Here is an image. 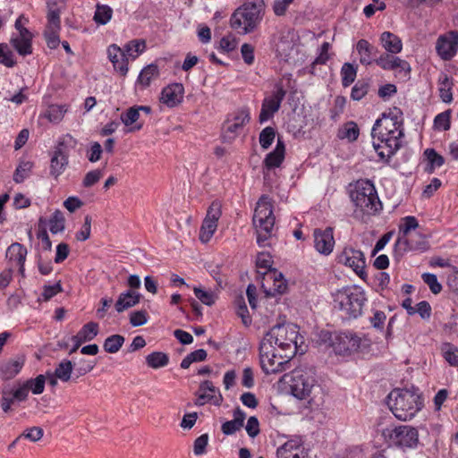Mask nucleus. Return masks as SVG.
<instances>
[{"mask_svg":"<svg viewBox=\"0 0 458 458\" xmlns=\"http://www.w3.org/2000/svg\"><path fill=\"white\" fill-rule=\"evenodd\" d=\"M402 116H381L372 128L373 147L379 158L388 162L402 146Z\"/></svg>","mask_w":458,"mask_h":458,"instance_id":"1","label":"nucleus"},{"mask_svg":"<svg viewBox=\"0 0 458 458\" xmlns=\"http://www.w3.org/2000/svg\"><path fill=\"white\" fill-rule=\"evenodd\" d=\"M387 405L400 420L412 419L423 407L418 389H394L387 396Z\"/></svg>","mask_w":458,"mask_h":458,"instance_id":"2","label":"nucleus"},{"mask_svg":"<svg viewBox=\"0 0 458 458\" xmlns=\"http://www.w3.org/2000/svg\"><path fill=\"white\" fill-rule=\"evenodd\" d=\"M263 15L264 3L262 0H247L232 14L231 27L242 34H249L257 29Z\"/></svg>","mask_w":458,"mask_h":458,"instance_id":"3","label":"nucleus"},{"mask_svg":"<svg viewBox=\"0 0 458 458\" xmlns=\"http://www.w3.org/2000/svg\"><path fill=\"white\" fill-rule=\"evenodd\" d=\"M292 394L300 400H307L310 404L316 403V393L320 387L316 384L314 372L311 369L297 368L290 374L284 375L288 378Z\"/></svg>","mask_w":458,"mask_h":458,"instance_id":"4","label":"nucleus"},{"mask_svg":"<svg viewBox=\"0 0 458 458\" xmlns=\"http://www.w3.org/2000/svg\"><path fill=\"white\" fill-rule=\"evenodd\" d=\"M365 301V293L358 286L343 288L334 297L335 308L344 312L346 318H357L360 316Z\"/></svg>","mask_w":458,"mask_h":458,"instance_id":"5","label":"nucleus"},{"mask_svg":"<svg viewBox=\"0 0 458 458\" xmlns=\"http://www.w3.org/2000/svg\"><path fill=\"white\" fill-rule=\"evenodd\" d=\"M354 205L365 215H376L382 209L375 185L369 180H359L351 193Z\"/></svg>","mask_w":458,"mask_h":458,"instance_id":"6","label":"nucleus"},{"mask_svg":"<svg viewBox=\"0 0 458 458\" xmlns=\"http://www.w3.org/2000/svg\"><path fill=\"white\" fill-rule=\"evenodd\" d=\"M253 224L257 229L258 244L265 246L266 242L271 237L275 225L273 206L270 199L266 195H262L257 202L253 215Z\"/></svg>","mask_w":458,"mask_h":458,"instance_id":"7","label":"nucleus"},{"mask_svg":"<svg viewBox=\"0 0 458 458\" xmlns=\"http://www.w3.org/2000/svg\"><path fill=\"white\" fill-rule=\"evenodd\" d=\"M298 331L293 325L278 324L274 326L263 337L267 343L277 346L282 352L293 357L297 349Z\"/></svg>","mask_w":458,"mask_h":458,"instance_id":"8","label":"nucleus"},{"mask_svg":"<svg viewBox=\"0 0 458 458\" xmlns=\"http://www.w3.org/2000/svg\"><path fill=\"white\" fill-rule=\"evenodd\" d=\"M292 358L287 352H277L276 346L267 343V340H261L259 360L265 374H276L285 370V366Z\"/></svg>","mask_w":458,"mask_h":458,"instance_id":"9","label":"nucleus"},{"mask_svg":"<svg viewBox=\"0 0 458 458\" xmlns=\"http://www.w3.org/2000/svg\"><path fill=\"white\" fill-rule=\"evenodd\" d=\"M390 443L403 450L416 448L419 444V432L417 428L401 425L391 429L388 434Z\"/></svg>","mask_w":458,"mask_h":458,"instance_id":"10","label":"nucleus"},{"mask_svg":"<svg viewBox=\"0 0 458 458\" xmlns=\"http://www.w3.org/2000/svg\"><path fill=\"white\" fill-rule=\"evenodd\" d=\"M331 346L339 355H348L359 350L360 345V338L352 332H340L329 336Z\"/></svg>","mask_w":458,"mask_h":458,"instance_id":"11","label":"nucleus"},{"mask_svg":"<svg viewBox=\"0 0 458 458\" xmlns=\"http://www.w3.org/2000/svg\"><path fill=\"white\" fill-rule=\"evenodd\" d=\"M222 216V204L214 200L208 208L206 216L199 229V240L208 242L216 231L218 220Z\"/></svg>","mask_w":458,"mask_h":458,"instance_id":"12","label":"nucleus"},{"mask_svg":"<svg viewBox=\"0 0 458 458\" xmlns=\"http://www.w3.org/2000/svg\"><path fill=\"white\" fill-rule=\"evenodd\" d=\"M337 262L351 267L361 279L366 278L365 256L361 250L345 247L337 256Z\"/></svg>","mask_w":458,"mask_h":458,"instance_id":"13","label":"nucleus"},{"mask_svg":"<svg viewBox=\"0 0 458 458\" xmlns=\"http://www.w3.org/2000/svg\"><path fill=\"white\" fill-rule=\"evenodd\" d=\"M418 226V221L412 216H407L402 219V223L399 225V236L394 243V253L402 255L409 250L418 249L408 238L410 232L415 230Z\"/></svg>","mask_w":458,"mask_h":458,"instance_id":"14","label":"nucleus"},{"mask_svg":"<svg viewBox=\"0 0 458 458\" xmlns=\"http://www.w3.org/2000/svg\"><path fill=\"white\" fill-rule=\"evenodd\" d=\"M261 288L266 296L274 297L285 293L287 283L282 273L276 269L268 270L262 273Z\"/></svg>","mask_w":458,"mask_h":458,"instance_id":"15","label":"nucleus"},{"mask_svg":"<svg viewBox=\"0 0 458 458\" xmlns=\"http://www.w3.org/2000/svg\"><path fill=\"white\" fill-rule=\"evenodd\" d=\"M396 55L383 53L374 60V63L385 71H394L398 75L408 77L411 72L410 64Z\"/></svg>","mask_w":458,"mask_h":458,"instance_id":"16","label":"nucleus"},{"mask_svg":"<svg viewBox=\"0 0 458 458\" xmlns=\"http://www.w3.org/2000/svg\"><path fill=\"white\" fill-rule=\"evenodd\" d=\"M436 51L442 60H451L458 52V31L449 30L440 35L436 42Z\"/></svg>","mask_w":458,"mask_h":458,"instance_id":"17","label":"nucleus"},{"mask_svg":"<svg viewBox=\"0 0 458 458\" xmlns=\"http://www.w3.org/2000/svg\"><path fill=\"white\" fill-rule=\"evenodd\" d=\"M307 456L301 437H294L287 440L276 450L277 458H307Z\"/></svg>","mask_w":458,"mask_h":458,"instance_id":"18","label":"nucleus"},{"mask_svg":"<svg viewBox=\"0 0 458 458\" xmlns=\"http://www.w3.org/2000/svg\"><path fill=\"white\" fill-rule=\"evenodd\" d=\"M314 247L318 252L327 256L332 253L335 246L333 228L315 229L313 233Z\"/></svg>","mask_w":458,"mask_h":458,"instance_id":"19","label":"nucleus"},{"mask_svg":"<svg viewBox=\"0 0 458 458\" xmlns=\"http://www.w3.org/2000/svg\"><path fill=\"white\" fill-rule=\"evenodd\" d=\"M109 61L116 72L125 77L129 72V57L125 52L116 44L110 45L106 49Z\"/></svg>","mask_w":458,"mask_h":458,"instance_id":"20","label":"nucleus"},{"mask_svg":"<svg viewBox=\"0 0 458 458\" xmlns=\"http://www.w3.org/2000/svg\"><path fill=\"white\" fill-rule=\"evenodd\" d=\"M25 360L23 355L2 360L0 362V378L4 381L14 378L22 369Z\"/></svg>","mask_w":458,"mask_h":458,"instance_id":"21","label":"nucleus"},{"mask_svg":"<svg viewBox=\"0 0 458 458\" xmlns=\"http://www.w3.org/2000/svg\"><path fill=\"white\" fill-rule=\"evenodd\" d=\"M285 93L284 88L276 84L273 91L265 97L259 114H273L277 112Z\"/></svg>","mask_w":458,"mask_h":458,"instance_id":"22","label":"nucleus"},{"mask_svg":"<svg viewBox=\"0 0 458 458\" xmlns=\"http://www.w3.org/2000/svg\"><path fill=\"white\" fill-rule=\"evenodd\" d=\"M216 391V389L211 381H203L199 386V391L196 393L197 398L195 400V404L197 406H202L205 403L213 401L215 405H220L223 401V397L220 394L218 396L214 395L213 394Z\"/></svg>","mask_w":458,"mask_h":458,"instance_id":"23","label":"nucleus"},{"mask_svg":"<svg viewBox=\"0 0 458 458\" xmlns=\"http://www.w3.org/2000/svg\"><path fill=\"white\" fill-rule=\"evenodd\" d=\"M27 249L19 242L12 243L6 250L5 257L19 267L20 274L24 276V263L27 256Z\"/></svg>","mask_w":458,"mask_h":458,"instance_id":"24","label":"nucleus"},{"mask_svg":"<svg viewBox=\"0 0 458 458\" xmlns=\"http://www.w3.org/2000/svg\"><path fill=\"white\" fill-rule=\"evenodd\" d=\"M276 50L277 55L282 59L285 61L291 59L293 53L298 52L296 42L293 39V35L291 33L283 35L279 41L276 43Z\"/></svg>","mask_w":458,"mask_h":458,"instance_id":"25","label":"nucleus"},{"mask_svg":"<svg viewBox=\"0 0 458 458\" xmlns=\"http://www.w3.org/2000/svg\"><path fill=\"white\" fill-rule=\"evenodd\" d=\"M182 84L174 83L165 87L161 93V101L168 106H175L183 98Z\"/></svg>","mask_w":458,"mask_h":458,"instance_id":"26","label":"nucleus"},{"mask_svg":"<svg viewBox=\"0 0 458 458\" xmlns=\"http://www.w3.org/2000/svg\"><path fill=\"white\" fill-rule=\"evenodd\" d=\"M284 143L280 138H278L275 149L268 153L263 161L264 168L271 170L279 167L284 159Z\"/></svg>","mask_w":458,"mask_h":458,"instance_id":"27","label":"nucleus"},{"mask_svg":"<svg viewBox=\"0 0 458 458\" xmlns=\"http://www.w3.org/2000/svg\"><path fill=\"white\" fill-rule=\"evenodd\" d=\"M247 122H249L248 116H233V118L227 119L223 123V137L228 140L234 139L238 131L242 129Z\"/></svg>","mask_w":458,"mask_h":458,"instance_id":"28","label":"nucleus"},{"mask_svg":"<svg viewBox=\"0 0 458 458\" xmlns=\"http://www.w3.org/2000/svg\"><path fill=\"white\" fill-rule=\"evenodd\" d=\"M379 41L382 47L386 50L385 53L399 54L403 50L402 39L390 31H384L380 35Z\"/></svg>","mask_w":458,"mask_h":458,"instance_id":"29","label":"nucleus"},{"mask_svg":"<svg viewBox=\"0 0 458 458\" xmlns=\"http://www.w3.org/2000/svg\"><path fill=\"white\" fill-rule=\"evenodd\" d=\"M140 294L132 290L120 293L114 307L117 312L121 313L125 310L134 307L140 302Z\"/></svg>","mask_w":458,"mask_h":458,"instance_id":"30","label":"nucleus"},{"mask_svg":"<svg viewBox=\"0 0 458 458\" xmlns=\"http://www.w3.org/2000/svg\"><path fill=\"white\" fill-rule=\"evenodd\" d=\"M245 418V412L241 408H236L233 411V419L222 424V432L226 436L234 434L243 427Z\"/></svg>","mask_w":458,"mask_h":458,"instance_id":"31","label":"nucleus"},{"mask_svg":"<svg viewBox=\"0 0 458 458\" xmlns=\"http://www.w3.org/2000/svg\"><path fill=\"white\" fill-rule=\"evenodd\" d=\"M21 31V34L12 38V44L20 55H27L31 54L32 52V35L28 30H23Z\"/></svg>","mask_w":458,"mask_h":458,"instance_id":"32","label":"nucleus"},{"mask_svg":"<svg viewBox=\"0 0 458 458\" xmlns=\"http://www.w3.org/2000/svg\"><path fill=\"white\" fill-rule=\"evenodd\" d=\"M76 146L77 140L71 134L63 135L59 138L53 150V154L58 156L64 155L69 158L70 150L75 148Z\"/></svg>","mask_w":458,"mask_h":458,"instance_id":"33","label":"nucleus"},{"mask_svg":"<svg viewBox=\"0 0 458 458\" xmlns=\"http://www.w3.org/2000/svg\"><path fill=\"white\" fill-rule=\"evenodd\" d=\"M423 156L427 161L425 171L428 174L434 173L437 168L441 167L445 164V158L438 154L434 148H426Z\"/></svg>","mask_w":458,"mask_h":458,"instance_id":"34","label":"nucleus"},{"mask_svg":"<svg viewBox=\"0 0 458 458\" xmlns=\"http://www.w3.org/2000/svg\"><path fill=\"white\" fill-rule=\"evenodd\" d=\"M159 76L158 66L155 64H150L144 67L139 74L137 82L142 87L147 88L150 85L153 80L157 79Z\"/></svg>","mask_w":458,"mask_h":458,"instance_id":"35","label":"nucleus"},{"mask_svg":"<svg viewBox=\"0 0 458 458\" xmlns=\"http://www.w3.org/2000/svg\"><path fill=\"white\" fill-rule=\"evenodd\" d=\"M356 49L360 55V63L363 65L371 64L374 60L372 55L375 53V48L366 39H360L357 42Z\"/></svg>","mask_w":458,"mask_h":458,"instance_id":"36","label":"nucleus"},{"mask_svg":"<svg viewBox=\"0 0 458 458\" xmlns=\"http://www.w3.org/2000/svg\"><path fill=\"white\" fill-rule=\"evenodd\" d=\"M146 41L144 39H132L127 42L122 48L129 60L134 61L146 50Z\"/></svg>","mask_w":458,"mask_h":458,"instance_id":"37","label":"nucleus"},{"mask_svg":"<svg viewBox=\"0 0 458 458\" xmlns=\"http://www.w3.org/2000/svg\"><path fill=\"white\" fill-rule=\"evenodd\" d=\"M69 164V158L65 156L52 154L50 160V174L55 179L58 178L66 169Z\"/></svg>","mask_w":458,"mask_h":458,"instance_id":"38","label":"nucleus"},{"mask_svg":"<svg viewBox=\"0 0 458 458\" xmlns=\"http://www.w3.org/2000/svg\"><path fill=\"white\" fill-rule=\"evenodd\" d=\"M360 130L353 122H348L339 128L337 137L341 140H347L352 142L358 139Z\"/></svg>","mask_w":458,"mask_h":458,"instance_id":"39","label":"nucleus"},{"mask_svg":"<svg viewBox=\"0 0 458 458\" xmlns=\"http://www.w3.org/2000/svg\"><path fill=\"white\" fill-rule=\"evenodd\" d=\"M169 362V357L162 352H153L146 357V363L149 368L159 369L165 367Z\"/></svg>","mask_w":458,"mask_h":458,"instance_id":"40","label":"nucleus"},{"mask_svg":"<svg viewBox=\"0 0 458 458\" xmlns=\"http://www.w3.org/2000/svg\"><path fill=\"white\" fill-rule=\"evenodd\" d=\"M73 364L69 360H62L55 369V377L62 382H68L72 378Z\"/></svg>","mask_w":458,"mask_h":458,"instance_id":"41","label":"nucleus"},{"mask_svg":"<svg viewBox=\"0 0 458 458\" xmlns=\"http://www.w3.org/2000/svg\"><path fill=\"white\" fill-rule=\"evenodd\" d=\"M124 343V337L121 335L108 336L103 344L104 350L108 353H116Z\"/></svg>","mask_w":458,"mask_h":458,"instance_id":"42","label":"nucleus"},{"mask_svg":"<svg viewBox=\"0 0 458 458\" xmlns=\"http://www.w3.org/2000/svg\"><path fill=\"white\" fill-rule=\"evenodd\" d=\"M65 218L62 211L56 209L49 219V230L55 234L64 230Z\"/></svg>","mask_w":458,"mask_h":458,"instance_id":"43","label":"nucleus"},{"mask_svg":"<svg viewBox=\"0 0 458 458\" xmlns=\"http://www.w3.org/2000/svg\"><path fill=\"white\" fill-rule=\"evenodd\" d=\"M207 356H208V353H207L206 350H204V349L196 350V351L189 353L187 356H185L183 358V360H182L180 366L182 369H189L190 366L193 362H199V361L205 360L207 359Z\"/></svg>","mask_w":458,"mask_h":458,"instance_id":"44","label":"nucleus"},{"mask_svg":"<svg viewBox=\"0 0 458 458\" xmlns=\"http://www.w3.org/2000/svg\"><path fill=\"white\" fill-rule=\"evenodd\" d=\"M357 68L350 63H345L341 69L342 84L344 87L350 86L356 78Z\"/></svg>","mask_w":458,"mask_h":458,"instance_id":"45","label":"nucleus"},{"mask_svg":"<svg viewBox=\"0 0 458 458\" xmlns=\"http://www.w3.org/2000/svg\"><path fill=\"white\" fill-rule=\"evenodd\" d=\"M95 360H89L86 359H81L77 363L73 365L74 368V379L79 378L81 376L90 372L96 366Z\"/></svg>","mask_w":458,"mask_h":458,"instance_id":"46","label":"nucleus"},{"mask_svg":"<svg viewBox=\"0 0 458 458\" xmlns=\"http://www.w3.org/2000/svg\"><path fill=\"white\" fill-rule=\"evenodd\" d=\"M452 85L453 83L446 74L441 75L439 78V92L444 102H450L452 100Z\"/></svg>","mask_w":458,"mask_h":458,"instance_id":"47","label":"nucleus"},{"mask_svg":"<svg viewBox=\"0 0 458 458\" xmlns=\"http://www.w3.org/2000/svg\"><path fill=\"white\" fill-rule=\"evenodd\" d=\"M113 10L108 5H98L95 14L94 21L98 24L105 25L112 18Z\"/></svg>","mask_w":458,"mask_h":458,"instance_id":"48","label":"nucleus"},{"mask_svg":"<svg viewBox=\"0 0 458 458\" xmlns=\"http://www.w3.org/2000/svg\"><path fill=\"white\" fill-rule=\"evenodd\" d=\"M46 377L44 375H38L36 378H31L24 382V386L30 390L34 394H40L45 389Z\"/></svg>","mask_w":458,"mask_h":458,"instance_id":"49","label":"nucleus"},{"mask_svg":"<svg viewBox=\"0 0 458 458\" xmlns=\"http://www.w3.org/2000/svg\"><path fill=\"white\" fill-rule=\"evenodd\" d=\"M272 257L268 252H260L258 254L256 259V266L259 274L262 275L263 272L274 270L275 268H272Z\"/></svg>","mask_w":458,"mask_h":458,"instance_id":"50","label":"nucleus"},{"mask_svg":"<svg viewBox=\"0 0 458 458\" xmlns=\"http://www.w3.org/2000/svg\"><path fill=\"white\" fill-rule=\"evenodd\" d=\"M59 30L60 28L54 29L51 26H47L45 30L44 36L47 45L51 49H55L60 44Z\"/></svg>","mask_w":458,"mask_h":458,"instance_id":"51","label":"nucleus"},{"mask_svg":"<svg viewBox=\"0 0 458 458\" xmlns=\"http://www.w3.org/2000/svg\"><path fill=\"white\" fill-rule=\"evenodd\" d=\"M78 333L80 334V337H82V340L89 342L98 335V324L96 322H89L85 324Z\"/></svg>","mask_w":458,"mask_h":458,"instance_id":"52","label":"nucleus"},{"mask_svg":"<svg viewBox=\"0 0 458 458\" xmlns=\"http://www.w3.org/2000/svg\"><path fill=\"white\" fill-rule=\"evenodd\" d=\"M330 47L331 46L328 42H324L321 45V47L319 48L318 55L312 62L311 66H310V72L312 74L314 73V69L317 64H325L328 61V59L330 57V55L328 53Z\"/></svg>","mask_w":458,"mask_h":458,"instance_id":"53","label":"nucleus"},{"mask_svg":"<svg viewBox=\"0 0 458 458\" xmlns=\"http://www.w3.org/2000/svg\"><path fill=\"white\" fill-rule=\"evenodd\" d=\"M121 120L126 128L125 132L139 131L143 126V121L140 120V116H121Z\"/></svg>","mask_w":458,"mask_h":458,"instance_id":"54","label":"nucleus"},{"mask_svg":"<svg viewBox=\"0 0 458 458\" xmlns=\"http://www.w3.org/2000/svg\"><path fill=\"white\" fill-rule=\"evenodd\" d=\"M275 137L276 131L274 128L270 126L264 128L259 134L260 146L265 149L268 148L272 145Z\"/></svg>","mask_w":458,"mask_h":458,"instance_id":"55","label":"nucleus"},{"mask_svg":"<svg viewBox=\"0 0 458 458\" xmlns=\"http://www.w3.org/2000/svg\"><path fill=\"white\" fill-rule=\"evenodd\" d=\"M208 434L205 433L197 437L193 443V453L197 456H200L206 454L207 446L208 445Z\"/></svg>","mask_w":458,"mask_h":458,"instance_id":"56","label":"nucleus"},{"mask_svg":"<svg viewBox=\"0 0 458 458\" xmlns=\"http://www.w3.org/2000/svg\"><path fill=\"white\" fill-rule=\"evenodd\" d=\"M62 291L63 288L60 282H57L53 285H44L43 293L41 296L38 298V301H48L50 299H52L54 296H55Z\"/></svg>","mask_w":458,"mask_h":458,"instance_id":"57","label":"nucleus"},{"mask_svg":"<svg viewBox=\"0 0 458 458\" xmlns=\"http://www.w3.org/2000/svg\"><path fill=\"white\" fill-rule=\"evenodd\" d=\"M444 351L445 360L454 367H458V348L451 344L445 345Z\"/></svg>","mask_w":458,"mask_h":458,"instance_id":"58","label":"nucleus"},{"mask_svg":"<svg viewBox=\"0 0 458 458\" xmlns=\"http://www.w3.org/2000/svg\"><path fill=\"white\" fill-rule=\"evenodd\" d=\"M193 292L195 296L205 305L211 306L215 303L216 296L212 292L202 290L199 287H194Z\"/></svg>","mask_w":458,"mask_h":458,"instance_id":"59","label":"nucleus"},{"mask_svg":"<svg viewBox=\"0 0 458 458\" xmlns=\"http://www.w3.org/2000/svg\"><path fill=\"white\" fill-rule=\"evenodd\" d=\"M422 279L426 284L429 287L430 291L434 294H437L442 291V285L438 283L437 276L430 273H424Z\"/></svg>","mask_w":458,"mask_h":458,"instance_id":"60","label":"nucleus"},{"mask_svg":"<svg viewBox=\"0 0 458 458\" xmlns=\"http://www.w3.org/2000/svg\"><path fill=\"white\" fill-rule=\"evenodd\" d=\"M0 64L7 67H13L15 64L13 54L7 45L0 44Z\"/></svg>","mask_w":458,"mask_h":458,"instance_id":"61","label":"nucleus"},{"mask_svg":"<svg viewBox=\"0 0 458 458\" xmlns=\"http://www.w3.org/2000/svg\"><path fill=\"white\" fill-rule=\"evenodd\" d=\"M91 216L87 215L84 218V224L81 229L76 233V239L80 242L88 240L90 236L91 231Z\"/></svg>","mask_w":458,"mask_h":458,"instance_id":"62","label":"nucleus"},{"mask_svg":"<svg viewBox=\"0 0 458 458\" xmlns=\"http://www.w3.org/2000/svg\"><path fill=\"white\" fill-rule=\"evenodd\" d=\"M237 47V41L232 35L223 37L219 42V49L223 52L229 53L234 50Z\"/></svg>","mask_w":458,"mask_h":458,"instance_id":"63","label":"nucleus"},{"mask_svg":"<svg viewBox=\"0 0 458 458\" xmlns=\"http://www.w3.org/2000/svg\"><path fill=\"white\" fill-rule=\"evenodd\" d=\"M102 176L103 174L99 169L89 171V173L86 174L82 184L86 188L91 187L95 183H97Z\"/></svg>","mask_w":458,"mask_h":458,"instance_id":"64","label":"nucleus"}]
</instances>
